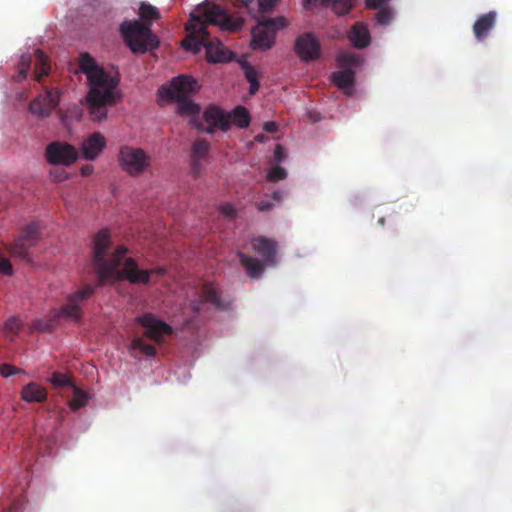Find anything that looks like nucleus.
Returning a JSON list of instances; mask_svg holds the SVG:
<instances>
[{"label":"nucleus","mask_w":512,"mask_h":512,"mask_svg":"<svg viewBox=\"0 0 512 512\" xmlns=\"http://www.w3.org/2000/svg\"><path fill=\"white\" fill-rule=\"evenodd\" d=\"M110 246L109 231L100 230L94 237L92 247V263L98 278L97 287L107 282L123 280L131 284L147 285L153 275L166 274V268L161 266L142 270L135 259L127 256L128 249L125 246H118L114 251H110Z\"/></svg>","instance_id":"obj_1"},{"label":"nucleus","mask_w":512,"mask_h":512,"mask_svg":"<svg viewBox=\"0 0 512 512\" xmlns=\"http://www.w3.org/2000/svg\"><path fill=\"white\" fill-rule=\"evenodd\" d=\"M208 25H217L223 30L238 31L243 26V20L233 19L223 8L216 4L199 5L196 12L190 15V20L186 24L187 36L182 41V47L193 53H198L204 47L207 60L211 63L229 61L230 52L219 40L209 37Z\"/></svg>","instance_id":"obj_2"},{"label":"nucleus","mask_w":512,"mask_h":512,"mask_svg":"<svg viewBox=\"0 0 512 512\" xmlns=\"http://www.w3.org/2000/svg\"><path fill=\"white\" fill-rule=\"evenodd\" d=\"M78 66L87 79L86 104L90 117L93 121H103L107 118V108L120 98L119 79L99 66L87 52L80 54Z\"/></svg>","instance_id":"obj_3"},{"label":"nucleus","mask_w":512,"mask_h":512,"mask_svg":"<svg viewBox=\"0 0 512 512\" xmlns=\"http://www.w3.org/2000/svg\"><path fill=\"white\" fill-rule=\"evenodd\" d=\"M120 32L128 47L135 53H145L158 47L159 40L151 31L150 24L137 20L120 25Z\"/></svg>","instance_id":"obj_4"},{"label":"nucleus","mask_w":512,"mask_h":512,"mask_svg":"<svg viewBox=\"0 0 512 512\" xmlns=\"http://www.w3.org/2000/svg\"><path fill=\"white\" fill-rule=\"evenodd\" d=\"M285 25V19L282 17L263 18L251 30V48L261 51L271 49L275 42L276 32Z\"/></svg>","instance_id":"obj_5"},{"label":"nucleus","mask_w":512,"mask_h":512,"mask_svg":"<svg viewBox=\"0 0 512 512\" xmlns=\"http://www.w3.org/2000/svg\"><path fill=\"white\" fill-rule=\"evenodd\" d=\"M118 162L123 171L130 176H140L150 166V156L141 148L122 146Z\"/></svg>","instance_id":"obj_6"},{"label":"nucleus","mask_w":512,"mask_h":512,"mask_svg":"<svg viewBox=\"0 0 512 512\" xmlns=\"http://www.w3.org/2000/svg\"><path fill=\"white\" fill-rule=\"evenodd\" d=\"M40 238V225L37 221H32L22 229L20 235L13 243L6 245V249L13 256L30 262L28 251L37 245Z\"/></svg>","instance_id":"obj_7"},{"label":"nucleus","mask_w":512,"mask_h":512,"mask_svg":"<svg viewBox=\"0 0 512 512\" xmlns=\"http://www.w3.org/2000/svg\"><path fill=\"white\" fill-rule=\"evenodd\" d=\"M95 288L93 285L86 284L80 290L69 295L66 304L54 311V317L69 318L79 322L82 315L80 304L94 294Z\"/></svg>","instance_id":"obj_8"},{"label":"nucleus","mask_w":512,"mask_h":512,"mask_svg":"<svg viewBox=\"0 0 512 512\" xmlns=\"http://www.w3.org/2000/svg\"><path fill=\"white\" fill-rule=\"evenodd\" d=\"M62 91L58 87H46L29 104V112L39 119L47 118L59 105Z\"/></svg>","instance_id":"obj_9"},{"label":"nucleus","mask_w":512,"mask_h":512,"mask_svg":"<svg viewBox=\"0 0 512 512\" xmlns=\"http://www.w3.org/2000/svg\"><path fill=\"white\" fill-rule=\"evenodd\" d=\"M199 89L197 81L188 75L174 77L168 86H161L158 90L162 99H178L187 97V94L194 93Z\"/></svg>","instance_id":"obj_10"},{"label":"nucleus","mask_w":512,"mask_h":512,"mask_svg":"<svg viewBox=\"0 0 512 512\" xmlns=\"http://www.w3.org/2000/svg\"><path fill=\"white\" fill-rule=\"evenodd\" d=\"M137 323L144 328V336L160 344L165 335L172 334V327L166 322L156 318L151 313L143 314L137 318Z\"/></svg>","instance_id":"obj_11"},{"label":"nucleus","mask_w":512,"mask_h":512,"mask_svg":"<svg viewBox=\"0 0 512 512\" xmlns=\"http://www.w3.org/2000/svg\"><path fill=\"white\" fill-rule=\"evenodd\" d=\"M203 120L208 124L203 127L199 122L196 127L200 131H205L208 134H213L216 129L226 132L230 129L229 116L219 107L215 105L208 106L203 113Z\"/></svg>","instance_id":"obj_12"},{"label":"nucleus","mask_w":512,"mask_h":512,"mask_svg":"<svg viewBox=\"0 0 512 512\" xmlns=\"http://www.w3.org/2000/svg\"><path fill=\"white\" fill-rule=\"evenodd\" d=\"M294 50L301 61L311 62L320 57L321 46L312 33H304L296 38Z\"/></svg>","instance_id":"obj_13"},{"label":"nucleus","mask_w":512,"mask_h":512,"mask_svg":"<svg viewBox=\"0 0 512 512\" xmlns=\"http://www.w3.org/2000/svg\"><path fill=\"white\" fill-rule=\"evenodd\" d=\"M46 157L50 164L70 165L77 160L78 152L70 144L53 142L46 148Z\"/></svg>","instance_id":"obj_14"},{"label":"nucleus","mask_w":512,"mask_h":512,"mask_svg":"<svg viewBox=\"0 0 512 512\" xmlns=\"http://www.w3.org/2000/svg\"><path fill=\"white\" fill-rule=\"evenodd\" d=\"M106 147V140L100 132H95L85 139L81 152L86 160H95Z\"/></svg>","instance_id":"obj_15"},{"label":"nucleus","mask_w":512,"mask_h":512,"mask_svg":"<svg viewBox=\"0 0 512 512\" xmlns=\"http://www.w3.org/2000/svg\"><path fill=\"white\" fill-rule=\"evenodd\" d=\"M497 21V13L489 11L480 15L473 24V34L478 41H484L493 30Z\"/></svg>","instance_id":"obj_16"},{"label":"nucleus","mask_w":512,"mask_h":512,"mask_svg":"<svg viewBox=\"0 0 512 512\" xmlns=\"http://www.w3.org/2000/svg\"><path fill=\"white\" fill-rule=\"evenodd\" d=\"M201 297L200 301L192 303V310L196 313L200 311V306L203 302L211 303L219 309H228L231 304L230 301H223L218 290L208 283L203 285Z\"/></svg>","instance_id":"obj_17"},{"label":"nucleus","mask_w":512,"mask_h":512,"mask_svg":"<svg viewBox=\"0 0 512 512\" xmlns=\"http://www.w3.org/2000/svg\"><path fill=\"white\" fill-rule=\"evenodd\" d=\"M252 248L265 262L275 264L277 244L275 241L263 236L252 239Z\"/></svg>","instance_id":"obj_18"},{"label":"nucleus","mask_w":512,"mask_h":512,"mask_svg":"<svg viewBox=\"0 0 512 512\" xmlns=\"http://www.w3.org/2000/svg\"><path fill=\"white\" fill-rule=\"evenodd\" d=\"M332 83L337 86L345 95L353 94L355 83V72L353 69H341L331 74Z\"/></svg>","instance_id":"obj_19"},{"label":"nucleus","mask_w":512,"mask_h":512,"mask_svg":"<svg viewBox=\"0 0 512 512\" xmlns=\"http://www.w3.org/2000/svg\"><path fill=\"white\" fill-rule=\"evenodd\" d=\"M209 149L210 144L205 139H200L193 143L191 151V170L195 177L199 176L201 161L207 156Z\"/></svg>","instance_id":"obj_20"},{"label":"nucleus","mask_w":512,"mask_h":512,"mask_svg":"<svg viewBox=\"0 0 512 512\" xmlns=\"http://www.w3.org/2000/svg\"><path fill=\"white\" fill-rule=\"evenodd\" d=\"M20 397L27 403H42L47 400L48 391L40 384L36 382H30L22 387Z\"/></svg>","instance_id":"obj_21"},{"label":"nucleus","mask_w":512,"mask_h":512,"mask_svg":"<svg viewBox=\"0 0 512 512\" xmlns=\"http://www.w3.org/2000/svg\"><path fill=\"white\" fill-rule=\"evenodd\" d=\"M306 6L321 5L331 8L337 15L347 14L353 7L355 0H304Z\"/></svg>","instance_id":"obj_22"},{"label":"nucleus","mask_w":512,"mask_h":512,"mask_svg":"<svg viewBox=\"0 0 512 512\" xmlns=\"http://www.w3.org/2000/svg\"><path fill=\"white\" fill-rule=\"evenodd\" d=\"M348 38L351 43L359 49L367 47L371 41L368 27L363 22H357L351 27Z\"/></svg>","instance_id":"obj_23"},{"label":"nucleus","mask_w":512,"mask_h":512,"mask_svg":"<svg viewBox=\"0 0 512 512\" xmlns=\"http://www.w3.org/2000/svg\"><path fill=\"white\" fill-rule=\"evenodd\" d=\"M237 255L241 265L245 268L249 277L258 278L262 274L264 266L261 261L254 257L248 256L243 252H238Z\"/></svg>","instance_id":"obj_24"},{"label":"nucleus","mask_w":512,"mask_h":512,"mask_svg":"<svg viewBox=\"0 0 512 512\" xmlns=\"http://www.w3.org/2000/svg\"><path fill=\"white\" fill-rule=\"evenodd\" d=\"M35 65H34V79L37 82H42L43 78L50 72V64L45 54L40 50L34 51Z\"/></svg>","instance_id":"obj_25"},{"label":"nucleus","mask_w":512,"mask_h":512,"mask_svg":"<svg viewBox=\"0 0 512 512\" xmlns=\"http://www.w3.org/2000/svg\"><path fill=\"white\" fill-rule=\"evenodd\" d=\"M177 102V112L181 116L197 117L200 113V106L190 100L188 97H180L178 99H168Z\"/></svg>","instance_id":"obj_26"},{"label":"nucleus","mask_w":512,"mask_h":512,"mask_svg":"<svg viewBox=\"0 0 512 512\" xmlns=\"http://www.w3.org/2000/svg\"><path fill=\"white\" fill-rule=\"evenodd\" d=\"M230 119V124L233 123L238 128H247L250 124L249 111L244 106L235 107L231 113L227 114Z\"/></svg>","instance_id":"obj_27"},{"label":"nucleus","mask_w":512,"mask_h":512,"mask_svg":"<svg viewBox=\"0 0 512 512\" xmlns=\"http://www.w3.org/2000/svg\"><path fill=\"white\" fill-rule=\"evenodd\" d=\"M130 351L133 356H137V352L145 356H154L156 354V348L140 337H136L132 340Z\"/></svg>","instance_id":"obj_28"},{"label":"nucleus","mask_w":512,"mask_h":512,"mask_svg":"<svg viewBox=\"0 0 512 512\" xmlns=\"http://www.w3.org/2000/svg\"><path fill=\"white\" fill-rule=\"evenodd\" d=\"M337 64L341 69H352L362 64V58L353 52H343L337 55Z\"/></svg>","instance_id":"obj_29"},{"label":"nucleus","mask_w":512,"mask_h":512,"mask_svg":"<svg viewBox=\"0 0 512 512\" xmlns=\"http://www.w3.org/2000/svg\"><path fill=\"white\" fill-rule=\"evenodd\" d=\"M72 392H73V398L68 401L69 407L73 411H76V410L86 406V404L88 403V399H89L88 395L85 392H83L80 388H78L76 385H74L72 387Z\"/></svg>","instance_id":"obj_30"},{"label":"nucleus","mask_w":512,"mask_h":512,"mask_svg":"<svg viewBox=\"0 0 512 512\" xmlns=\"http://www.w3.org/2000/svg\"><path fill=\"white\" fill-rule=\"evenodd\" d=\"M59 119L65 127H69L73 120L80 121L82 117V110L79 106L75 105L69 108L66 112H58Z\"/></svg>","instance_id":"obj_31"},{"label":"nucleus","mask_w":512,"mask_h":512,"mask_svg":"<svg viewBox=\"0 0 512 512\" xmlns=\"http://www.w3.org/2000/svg\"><path fill=\"white\" fill-rule=\"evenodd\" d=\"M139 15L143 23L150 25L153 20H158L160 18L158 9L147 3H141L139 8Z\"/></svg>","instance_id":"obj_32"},{"label":"nucleus","mask_w":512,"mask_h":512,"mask_svg":"<svg viewBox=\"0 0 512 512\" xmlns=\"http://www.w3.org/2000/svg\"><path fill=\"white\" fill-rule=\"evenodd\" d=\"M48 382L53 386L55 389L63 388V387H73L74 383L72 381V378L64 373L55 371L51 374L50 378L48 379Z\"/></svg>","instance_id":"obj_33"},{"label":"nucleus","mask_w":512,"mask_h":512,"mask_svg":"<svg viewBox=\"0 0 512 512\" xmlns=\"http://www.w3.org/2000/svg\"><path fill=\"white\" fill-rule=\"evenodd\" d=\"M32 55L30 54H23L20 57L19 63H18V74L14 77L16 81H22L26 79L28 72L30 70V66L32 63Z\"/></svg>","instance_id":"obj_34"},{"label":"nucleus","mask_w":512,"mask_h":512,"mask_svg":"<svg viewBox=\"0 0 512 512\" xmlns=\"http://www.w3.org/2000/svg\"><path fill=\"white\" fill-rule=\"evenodd\" d=\"M23 324L17 317H11L4 324V332L6 335L16 336L22 329Z\"/></svg>","instance_id":"obj_35"},{"label":"nucleus","mask_w":512,"mask_h":512,"mask_svg":"<svg viewBox=\"0 0 512 512\" xmlns=\"http://www.w3.org/2000/svg\"><path fill=\"white\" fill-rule=\"evenodd\" d=\"M287 176L286 170L281 166L271 168L267 173V180L269 182H277L285 179Z\"/></svg>","instance_id":"obj_36"},{"label":"nucleus","mask_w":512,"mask_h":512,"mask_svg":"<svg viewBox=\"0 0 512 512\" xmlns=\"http://www.w3.org/2000/svg\"><path fill=\"white\" fill-rule=\"evenodd\" d=\"M375 19L379 25L386 26L392 19L391 11L387 8H383L376 13Z\"/></svg>","instance_id":"obj_37"},{"label":"nucleus","mask_w":512,"mask_h":512,"mask_svg":"<svg viewBox=\"0 0 512 512\" xmlns=\"http://www.w3.org/2000/svg\"><path fill=\"white\" fill-rule=\"evenodd\" d=\"M21 372H23L21 369H18L11 364L4 363V364L0 365V374L4 378H7L11 375H15V374L21 373Z\"/></svg>","instance_id":"obj_38"},{"label":"nucleus","mask_w":512,"mask_h":512,"mask_svg":"<svg viewBox=\"0 0 512 512\" xmlns=\"http://www.w3.org/2000/svg\"><path fill=\"white\" fill-rule=\"evenodd\" d=\"M242 69L244 71L245 78L247 79L248 82L258 80L257 79L258 73H257L256 69L251 64L244 63L242 65Z\"/></svg>","instance_id":"obj_39"},{"label":"nucleus","mask_w":512,"mask_h":512,"mask_svg":"<svg viewBox=\"0 0 512 512\" xmlns=\"http://www.w3.org/2000/svg\"><path fill=\"white\" fill-rule=\"evenodd\" d=\"M276 0H258V7L261 13H267L273 10Z\"/></svg>","instance_id":"obj_40"},{"label":"nucleus","mask_w":512,"mask_h":512,"mask_svg":"<svg viewBox=\"0 0 512 512\" xmlns=\"http://www.w3.org/2000/svg\"><path fill=\"white\" fill-rule=\"evenodd\" d=\"M220 212L228 218H234L236 216V210L234 206L228 203L222 204L220 206Z\"/></svg>","instance_id":"obj_41"},{"label":"nucleus","mask_w":512,"mask_h":512,"mask_svg":"<svg viewBox=\"0 0 512 512\" xmlns=\"http://www.w3.org/2000/svg\"><path fill=\"white\" fill-rule=\"evenodd\" d=\"M256 207L260 212H266L274 207V203L269 199H262L256 203Z\"/></svg>","instance_id":"obj_42"},{"label":"nucleus","mask_w":512,"mask_h":512,"mask_svg":"<svg viewBox=\"0 0 512 512\" xmlns=\"http://www.w3.org/2000/svg\"><path fill=\"white\" fill-rule=\"evenodd\" d=\"M387 0H366L365 5L369 9H378L384 6Z\"/></svg>","instance_id":"obj_43"},{"label":"nucleus","mask_w":512,"mask_h":512,"mask_svg":"<svg viewBox=\"0 0 512 512\" xmlns=\"http://www.w3.org/2000/svg\"><path fill=\"white\" fill-rule=\"evenodd\" d=\"M263 130L267 133H276L278 131V125L273 121H268L264 123Z\"/></svg>","instance_id":"obj_44"},{"label":"nucleus","mask_w":512,"mask_h":512,"mask_svg":"<svg viewBox=\"0 0 512 512\" xmlns=\"http://www.w3.org/2000/svg\"><path fill=\"white\" fill-rule=\"evenodd\" d=\"M274 158L276 161L281 162L284 159V150L281 145H276L274 150Z\"/></svg>","instance_id":"obj_45"},{"label":"nucleus","mask_w":512,"mask_h":512,"mask_svg":"<svg viewBox=\"0 0 512 512\" xmlns=\"http://www.w3.org/2000/svg\"><path fill=\"white\" fill-rule=\"evenodd\" d=\"M93 170H94L93 166H92V165L87 164V165H84V166L81 168V174H82L83 176H89V175H91V174L93 173Z\"/></svg>","instance_id":"obj_46"},{"label":"nucleus","mask_w":512,"mask_h":512,"mask_svg":"<svg viewBox=\"0 0 512 512\" xmlns=\"http://www.w3.org/2000/svg\"><path fill=\"white\" fill-rule=\"evenodd\" d=\"M249 84H250V88H249L250 94H255L258 91L259 86H260L259 81L258 80L252 81V82H249Z\"/></svg>","instance_id":"obj_47"},{"label":"nucleus","mask_w":512,"mask_h":512,"mask_svg":"<svg viewBox=\"0 0 512 512\" xmlns=\"http://www.w3.org/2000/svg\"><path fill=\"white\" fill-rule=\"evenodd\" d=\"M271 198L276 202H280L283 198V193L281 191H274Z\"/></svg>","instance_id":"obj_48"},{"label":"nucleus","mask_w":512,"mask_h":512,"mask_svg":"<svg viewBox=\"0 0 512 512\" xmlns=\"http://www.w3.org/2000/svg\"><path fill=\"white\" fill-rule=\"evenodd\" d=\"M236 1L239 3V5L247 7L249 5V3L253 2L254 0H236Z\"/></svg>","instance_id":"obj_49"},{"label":"nucleus","mask_w":512,"mask_h":512,"mask_svg":"<svg viewBox=\"0 0 512 512\" xmlns=\"http://www.w3.org/2000/svg\"><path fill=\"white\" fill-rule=\"evenodd\" d=\"M378 223H379L381 226H383V225H384V223H385V219H384L383 217H382V218H379V219H378Z\"/></svg>","instance_id":"obj_50"},{"label":"nucleus","mask_w":512,"mask_h":512,"mask_svg":"<svg viewBox=\"0 0 512 512\" xmlns=\"http://www.w3.org/2000/svg\"><path fill=\"white\" fill-rule=\"evenodd\" d=\"M5 512H16V510H15L14 508H10V509H8V510H7V511H5Z\"/></svg>","instance_id":"obj_51"},{"label":"nucleus","mask_w":512,"mask_h":512,"mask_svg":"<svg viewBox=\"0 0 512 512\" xmlns=\"http://www.w3.org/2000/svg\"><path fill=\"white\" fill-rule=\"evenodd\" d=\"M39 329H40V330H42V331H47V330H48V328H47V327H43V328L41 327V328H39Z\"/></svg>","instance_id":"obj_52"}]
</instances>
